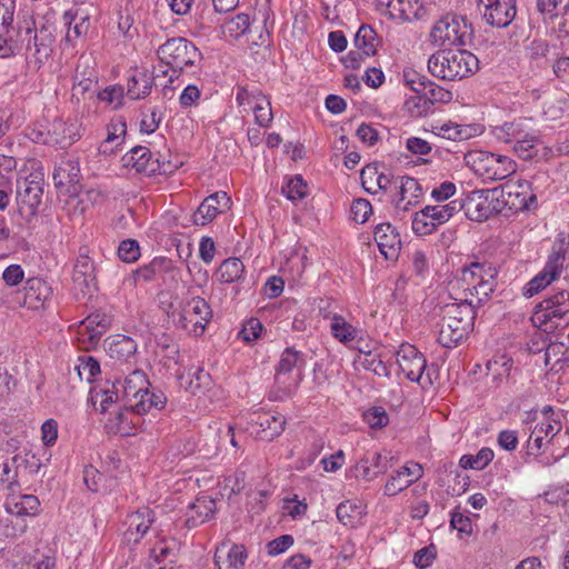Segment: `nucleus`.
I'll return each instance as SVG.
<instances>
[{"label": "nucleus", "instance_id": "1", "mask_svg": "<svg viewBox=\"0 0 569 569\" xmlns=\"http://www.w3.org/2000/svg\"><path fill=\"white\" fill-rule=\"evenodd\" d=\"M496 267L487 261H473L461 269L460 276L449 283L453 300L475 308L486 303L497 287Z\"/></svg>", "mask_w": 569, "mask_h": 569}, {"label": "nucleus", "instance_id": "2", "mask_svg": "<svg viewBox=\"0 0 569 569\" xmlns=\"http://www.w3.org/2000/svg\"><path fill=\"white\" fill-rule=\"evenodd\" d=\"M476 309L456 300L442 307L438 342L445 348H453L467 338L473 329Z\"/></svg>", "mask_w": 569, "mask_h": 569}, {"label": "nucleus", "instance_id": "3", "mask_svg": "<svg viewBox=\"0 0 569 569\" xmlns=\"http://www.w3.org/2000/svg\"><path fill=\"white\" fill-rule=\"evenodd\" d=\"M150 387L147 375L142 370H133L123 381L117 380L111 385L107 381L104 386H94L90 389V399L97 410L106 412L109 405L121 397L128 403L134 401L141 392Z\"/></svg>", "mask_w": 569, "mask_h": 569}, {"label": "nucleus", "instance_id": "4", "mask_svg": "<svg viewBox=\"0 0 569 569\" xmlns=\"http://www.w3.org/2000/svg\"><path fill=\"white\" fill-rule=\"evenodd\" d=\"M44 173L39 162L32 160L20 171L17 179L16 201L19 214L27 221L37 216L42 200Z\"/></svg>", "mask_w": 569, "mask_h": 569}, {"label": "nucleus", "instance_id": "5", "mask_svg": "<svg viewBox=\"0 0 569 569\" xmlns=\"http://www.w3.org/2000/svg\"><path fill=\"white\" fill-rule=\"evenodd\" d=\"M477 57L463 49H445L428 60L429 72L439 79L453 81L473 73L478 69Z\"/></svg>", "mask_w": 569, "mask_h": 569}, {"label": "nucleus", "instance_id": "6", "mask_svg": "<svg viewBox=\"0 0 569 569\" xmlns=\"http://www.w3.org/2000/svg\"><path fill=\"white\" fill-rule=\"evenodd\" d=\"M532 323L543 331H552L569 325V291L561 289L535 307Z\"/></svg>", "mask_w": 569, "mask_h": 569}, {"label": "nucleus", "instance_id": "7", "mask_svg": "<svg viewBox=\"0 0 569 569\" xmlns=\"http://www.w3.org/2000/svg\"><path fill=\"white\" fill-rule=\"evenodd\" d=\"M158 58L173 71H192L201 61V52L188 39L174 37L159 46Z\"/></svg>", "mask_w": 569, "mask_h": 569}, {"label": "nucleus", "instance_id": "8", "mask_svg": "<svg viewBox=\"0 0 569 569\" xmlns=\"http://www.w3.org/2000/svg\"><path fill=\"white\" fill-rule=\"evenodd\" d=\"M471 34V24L465 17L446 16L433 23L429 39L436 47L466 46Z\"/></svg>", "mask_w": 569, "mask_h": 569}, {"label": "nucleus", "instance_id": "9", "mask_svg": "<svg viewBox=\"0 0 569 569\" xmlns=\"http://www.w3.org/2000/svg\"><path fill=\"white\" fill-rule=\"evenodd\" d=\"M473 172L483 180H503L517 171V163L508 156L488 151H473L468 156Z\"/></svg>", "mask_w": 569, "mask_h": 569}, {"label": "nucleus", "instance_id": "10", "mask_svg": "<svg viewBox=\"0 0 569 569\" xmlns=\"http://www.w3.org/2000/svg\"><path fill=\"white\" fill-rule=\"evenodd\" d=\"M461 211L458 199L447 203L426 206L412 214L411 228L417 236H429Z\"/></svg>", "mask_w": 569, "mask_h": 569}, {"label": "nucleus", "instance_id": "11", "mask_svg": "<svg viewBox=\"0 0 569 569\" xmlns=\"http://www.w3.org/2000/svg\"><path fill=\"white\" fill-rule=\"evenodd\" d=\"M305 355L293 348H287L281 353L276 368V383L287 397L295 393L302 380Z\"/></svg>", "mask_w": 569, "mask_h": 569}, {"label": "nucleus", "instance_id": "12", "mask_svg": "<svg viewBox=\"0 0 569 569\" xmlns=\"http://www.w3.org/2000/svg\"><path fill=\"white\" fill-rule=\"evenodd\" d=\"M458 200L466 217L472 221L482 222L501 212L498 189L472 190L465 199Z\"/></svg>", "mask_w": 569, "mask_h": 569}, {"label": "nucleus", "instance_id": "13", "mask_svg": "<svg viewBox=\"0 0 569 569\" xmlns=\"http://www.w3.org/2000/svg\"><path fill=\"white\" fill-rule=\"evenodd\" d=\"M123 166L134 169L146 176L171 174L178 169V164L167 160L154 158L152 152L144 146L132 148L122 157Z\"/></svg>", "mask_w": 569, "mask_h": 569}, {"label": "nucleus", "instance_id": "14", "mask_svg": "<svg viewBox=\"0 0 569 569\" xmlns=\"http://www.w3.org/2000/svg\"><path fill=\"white\" fill-rule=\"evenodd\" d=\"M211 318L208 302L201 297H192L182 306L178 323L188 333L199 337L203 335Z\"/></svg>", "mask_w": 569, "mask_h": 569}, {"label": "nucleus", "instance_id": "15", "mask_svg": "<svg viewBox=\"0 0 569 569\" xmlns=\"http://www.w3.org/2000/svg\"><path fill=\"white\" fill-rule=\"evenodd\" d=\"M498 197L501 210L503 207H508L510 210L518 212L530 210L537 204V197L532 193L531 186L526 180L507 181L501 184Z\"/></svg>", "mask_w": 569, "mask_h": 569}, {"label": "nucleus", "instance_id": "16", "mask_svg": "<svg viewBox=\"0 0 569 569\" xmlns=\"http://www.w3.org/2000/svg\"><path fill=\"white\" fill-rule=\"evenodd\" d=\"M397 363L403 375L412 382H418L422 387L432 383L430 372L423 377L427 368V360L423 355L412 345H401L397 351Z\"/></svg>", "mask_w": 569, "mask_h": 569}, {"label": "nucleus", "instance_id": "17", "mask_svg": "<svg viewBox=\"0 0 569 569\" xmlns=\"http://www.w3.org/2000/svg\"><path fill=\"white\" fill-rule=\"evenodd\" d=\"M236 101L239 107L247 111L249 108L254 114L256 123L261 128H268L273 119L271 102L259 89H248L239 87L236 94Z\"/></svg>", "mask_w": 569, "mask_h": 569}, {"label": "nucleus", "instance_id": "18", "mask_svg": "<svg viewBox=\"0 0 569 569\" xmlns=\"http://www.w3.org/2000/svg\"><path fill=\"white\" fill-rule=\"evenodd\" d=\"M72 286L77 299L92 295L98 288L96 264L87 252H80L74 261Z\"/></svg>", "mask_w": 569, "mask_h": 569}, {"label": "nucleus", "instance_id": "19", "mask_svg": "<svg viewBox=\"0 0 569 569\" xmlns=\"http://www.w3.org/2000/svg\"><path fill=\"white\" fill-rule=\"evenodd\" d=\"M422 197V187L417 179L407 176L395 179V189L391 191L390 201L397 211H409L420 203Z\"/></svg>", "mask_w": 569, "mask_h": 569}, {"label": "nucleus", "instance_id": "20", "mask_svg": "<svg viewBox=\"0 0 569 569\" xmlns=\"http://www.w3.org/2000/svg\"><path fill=\"white\" fill-rule=\"evenodd\" d=\"M562 429L561 422L553 418L538 421L527 440V455L535 458L547 452L552 447L553 437Z\"/></svg>", "mask_w": 569, "mask_h": 569}, {"label": "nucleus", "instance_id": "21", "mask_svg": "<svg viewBox=\"0 0 569 569\" xmlns=\"http://www.w3.org/2000/svg\"><path fill=\"white\" fill-rule=\"evenodd\" d=\"M483 20L497 28L508 27L517 13L516 0H477Z\"/></svg>", "mask_w": 569, "mask_h": 569}, {"label": "nucleus", "instance_id": "22", "mask_svg": "<svg viewBox=\"0 0 569 569\" xmlns=\"http://www.w3.org/2000/svg\"><path fill=\"white\" fill-rule=\"evenodd\" d=\"M111 326V318L104 312L90 313L78 328V340L84 349L94 348Z\"/></svg>", "mask_w": 569, "mask_h": 569}, {"label": "nucleus", "instance_id": "23", "mask_svg": "<svg viewBox=\"0 0 569 569\" xmlns=\"http://www.w3.org/2000/svg\"><path fill=\"white\" fill-rule=\"evenodd\" d=\"M393 459L389 451L368 452L356 463V475L371 481L386 473L392 467Z\"/></svg>", "mask_w": 569, "mask_h": 569}, {"label": "nucleus", "instance_id": "24", "mask_svg": "<svg viewBox=\"0 0 569 569\" xmlns=\"http://www.w3.org/2000/svg\"><path fill=\"white\" fill-rule=\"evenodd\" d=\"M250 429L261 440L271 441L282 433L286 419L271 412H254L250 416Z\"/></svg>", "mask_w": 569, "mask_h": 569}, {"label": "nucleus", "instance_id": "25", "mask_svg": "<svg viewBox=\"0 0 569 569\" xmlns=\"http://www.w3.org/2000/svg\"><path fill=\"white\" fill-rule=\"evenodd\" d=\"M154 512L149 507H141L129 513L124 520L127 529L123 538L127 542H139L151 528L154 522Z\"/></svg>", "mask_w": 569, "mask_h": 569}, {"label": "nucleus", "instance_id": "26", "mask_svg": "<svg viewBox=\"0 0 569 569\" xmlns=\"http://www.w3.org/2000/svg\"><path fill=\"white\" fill-rule=\"evenodd\" d=\"M230 198L224 191L214 192L200 203L197 211L192 216L193 223L197 226H206L221 212L230 208Z\"/></svg>", "mask_w": 569, "mask_h": 569}, {"label": "nucleus", "instance_id": "27", "mask_svg": "<svg viewBox=\"0 0 569 569\" xmlns=\"http://www.w3.org/2000/svg\"><path fill=\"white\" fill-rule=\"evenodd\" d=\"M423 475L421 465L417 462H408L395 473H392L385 485L383 492L386 496H396L400 491L410 487L418 481Z\"/></svg>", "mask_w": 569, "mask_h": 569}, {"label": "nucleus", "instance_id": "28", "mask_svg": "<svg viewBox=\"0 0 569 569\" xmlns=\"http://www.w3.org/2000/svg\"><path fill=\"white\" fill-rule=\"evenodd\" d=\"M375 241L387 260H396L401 249V238L391 223H380L375 229Z\"/></svg>", "mask_w": 569, "mask_h": 569}, {"label": "nucleus", "instance_id": "29", "mask_svg": "<svg viewBox=\"0 0 569 569\" xmlns=\"http://www.w3.org/2000/svg\"><path fill=\"white\" fill-rule=\"evenodd\" d=\"M63 23L67 26L66 41L74 43L87 36L90 29V14L83 8H73L64 12Z\"/></svg>", "mask_w": 569, "mask_h": 569}, {"label": "nucleus", "instance_id": "30", "mask_svg": "<svg viewBox=\"0 0 569 569\" xmlns=\"http://www.w3.org/2000/svg\"><path fill=\"white\" fill-rule=\"evenodd\" d=\"M568 248L569 241L567 236L563 232L559 233L552 246V251L549 254L543 269L541 270L549 277V279L555 281L560 277L565 266Z\"/></svg>", "mask_w": 569, "mask_h": 569}, {"label": "nucleus", "instance_id": "31", "mask_svg": "<svg viewBox=\"0 0 569 569\" xmlns=\"http://www.w3.org/2000/svg\"><path fill=\"white\" fill-rule=\"evenodd\" d=\"M51 287L40 278L28 279L24 286L23 305L29 309H40L51 298Z\"/></svg>", "mask_w": 569, "mask_h": 569}, {"label": "nucleus", "instance_id": "32", "mask_svg": "<svg viewBox=\"0 0 569 569\" xmlns=\"http://www.w3.org/2000/svg\"><path fill=\"white\" fill-rule=\"evenodd\" d=\"M227 547L226 542H222L217 548L214 553V566L217 569H243L246 560L248 558L247 550L242 545H233L227 551L224 558L221 557V552Z\"/></svg>", "mask_w": 569, "mask_h": 569}, {"label": "nucleus", "instance_id": "33", "mask_svg": "<svg viewBox=\"0 0 569 569\" xmlns=\"http://www.w3.org/2000/svg\"><path fill=\"white\" fill-rule=\"evenodd\" d=\"M322 317L323 319H328L330 321V333L340 343L347 345L357 338V328L348 322L340 313L326 311L323 312Z\"/></svg>", "mask_w": 569, "mask_h": 569}, {"label": "nucleus", "instance_id": "34", "mask_svg": "<svg viewBox=\"0 0 569 569\" xmlns=\"http://www.w3.org/2000/svg\"><path fill=\"white\" fill-rule=\"evenodd\" d=\"M106 349L110 358L119 361H129L137 351L136 341L124 335H114L106 340Z\"/></svg>", "mask_w": 569, "mask_h": 569}, {"label": "nucleus", "instance_id": "35", "mask_svg": "<svg viewBox=\"0 0 569 569\" xmlns=\"http://www.w3.org/2000/svg\"><path fill=\"white\" fill-rule=\"evenodd\" d=\"M127 123L122 117L112 119L107 126V137L99 146L100 153L111 154L123 143Z\"/></svg>", "mask_w": 569, "mask_h": 569}, {"label": "nucleus", "instance_id": "36", "mask_svg": "<svg viewBox=\"0 0 569 569\" xmlns=\"http://www.w3.org/2000/svg\"><path fill=\"white\" fill-rule=\"evenodd\" d=\"M167 403L166 395L158 389H146L139 395V397L130 403L131 409L137 415H144L150 412L152 409L161 410Z\"/></svg>", "mask_w": 569, "mask_h": 569}, {"label": "nucleus", "instance_id": "37", "mask_svg": "<svg viewBox=\"0 0 569 569\" xmlns=\"http://www.w3.org/2000/svg\"><path fill=\"white\" fill-rule=\"evenodd\" d=\"M528 129L526 119L520 118L495 127L492 133L498 141L513 144L517 140L528 137Z\"/></svg>", "mask_w": 569, "mask_h": 569}, {"label": "nucleus", "instance_id": "38", "mask_svg": "<svg viewBox=\"0 0 569 569\" xmlns=\"http://www.w3.org/2000/svg\"><path fill=\"white\" fill-rule=\"evenodd\" d=\"M432 132L441 138L461 141L473 137L477 132L475 126L470 124H458L452 121L432 124Z\"/></svg>", "mask_w": 569, "mask_h": 569}, {"label": "nucleus", "instance_id": "39", "mask_svg": "<svg viewBox=\"0 0 569 569\" xmlns=\"http://www.w3.org/2000/svg\"><path fill=\"white\" fill-rule=\"evenodd\" d=\"M153 77L147 70L136 69L128 79L127 94L132 100L143 99L150 94Z\"/></svg>", "mask_w": 569, "mask_h": 569}, {"label": "nucleus", "instance_id": "40", "mask_svg": "<svg viewBox=\"0 0 569 569\" xmlns=\"http://www.w3.org/2000/svg\"><path fill=\"white\" fill-rule=\"evenodd\" d=\"M487 373L491 376L495 387H500L510 377L513 361L507 355H498L488 360Z\"/></svg>", "mask_w": 569, "mask_h": 569}, {"label": "nucleus", "instance_id": "41", "mask_svg": "<svg viewBox=\"0 0 569 569\" xmlns=\"http://www.w3.org/2000/svg\"><path fill=\"white\" fill-rule=\"evenodd\" d=\"M136 416H138L137 412L127 402L124 408L118 410L113 417H110L108 427L121 436H129L137 425V421H134Z\"/></svg>", "mask_w": 569, "mask_h": 569}, {"label": "nucleus", "instance_id": "42", "mask_svg": "<svg viewBox=\"0 0 569 569\" xmlns=\"http://www.w3.org/2000/svg\"><path fill=\"white\" fill-rule=\"evenodd\" d=\"M545 363L552 371H560L569 365V346L563 342H551L545 351Z\"/></svg>", "mask_w": 569, "mask_h": 569}, {"label": "nucleus", "instance_id": "43", "mask_svg": "<svg viewBox=\"0 0 569 569\" xmlns=\"http://www.w3.org/2000/svg\"><path fill=\"white\" fill-rule=\"evenodd\" d=\"M355 47L363 52L365 57L375 56L379 46L376 31L368 24H362L353 39Z\"/></svg>", "mask_w": 569, "mask_h": 569}, {"label": "nucleus", "instance_id": "44", "mask_svg": "<svg viewBox=\"0 0 569 569\" xmlns=\"http://www.w3.org/2000/svg\"><path fill=\"white\" fill-rule=\"evenodd\" d=\"M190 509L194 515L187 519L189 527H196L199 523L207 521L216 510V501L207 496L197 498V500L190 506Z\"/></svg>", "mask_w": 569, "mask_h": 569}, {"label": "nucleus", "instance_id": "45", "mask_svg": "<svg viewBox=\"0 0 569 569\" xmlns=\"http://www.w3.org/2000/svg\"><path fill=\"white\" fill-rule=\"evenodd\" d=\"M172 270V261L166 257H156L148 264L142 266L136 271V279L150 281L158 274Z\"/></svg>", "mask_w": 569, "mask_h": 569}, {"label": "nucleus", "instance_id": "46", "mask_svg": "<svg viewBox=\"0 0 569 569\" xmlns=\"http://www.w3.org/2000/svg\"><path fill=\"white\" fill-rule=\"evenodd\" d=\"M243 273V262L239 258H228L217 270V278L222 283H232L239 281Z\"/></svg>", "mask_w": 569, "mask_h": 569}, {"label": "nucleus", "instance_id": "47", "mask_svg": "<svg viewBox=\"0 0 569 569\" xmlns=\"http://www.w3.org/2000/svg\"><path fill=\"white\" fill-rule=\"evenodd\" d=\"M359 352L361 355L359 357V362L363 369L372 371L379 377L390 376L389 368L383 361V356L381 353H377L373 350L363 351L362 349H359Z\"/></svg>", "mask_w": 569, "mask_h": 569}, {"label": "nucleus", "instance_id": "48", "mask_svg": "<svg viewBox=\"0 0 569 569\" xmlns=\"http://www.w3.org/2000/svg\"><path fill=\"white\" fill-rule=\"evenodd\" d=\"M281 192L292 202L305 199L308 196V186L300 174L286 179Z\"/></svg>", "mask_w": 569, "mask_h": 569}, {"label": "nucleus", "instance_id": "49", "mask_svg": "<svg viewBox=\"0 0 569 569\" xmlns=\"http://www.w3.org/2000/svg\"><path fill=\"white\" fill-rule=\"evenodd\" d=\"M250 24V17L247 13H239L222 26L223 37L226 39H239L246 34Z\"/></svg>", "mask_w": 569, "mask_h": 569}, {"label": "nucleus", "instance_id": "50", "mask_svg": "<svg viewBox=\"0 0 569 569\" xmlns=\"http://www.w3.org/2000/svg\"><path fill=\"white\" fill-rule=\"evenodd\" d=\"M539 137L528 129V137L519 139L512 144L513 151L522 159L528 160L538 153Z\"/></svg>", "mask_w": 569, "mask_h": 569}, {"label": "nucleus", "instance_id": "51", "mask_svg": "<svg viewBox=\"0 0 569 569\" xmlns=\"http://www.w3.org/2000/svg\"><path fill=\"white\" fill-rule=\"evenodd\" d=\"M361 513V507L349 500L340 502L336 509L337 518L343 526L355 527Z\"/></svg>", "mask_w": 569, "mask_h": 569}, {"label": "nucleus", "instance_id": "52", "mask_svg": "<svg viewBox=\"0 0 569 569\" xmlns=\"http://www.w3.org/2000/svg\"><path fill=\"white\" fill-rule=\"evenodd\" d=\"M379 8H386L387 13L393 19H410V0H379Z\"/></svg>", "mask_w": 569, "mask_h": 569}, {"label": "nucleus", "instance_id": "53", "mask_svg": "<svg viewBox=\"0 0 569 569\" xmlns=\"http://www.w3.org/2000/svg\"><path fill=\"white\" fill-rule=\"evenodd\" d=\"M76 369L80 379L86 380L89 383L92 382L94 378L100 373V365L98 360L91 356L79 357Z\"/></svg>", "mask_w": 569, "mask_h": 569}, {"label": "nucleus", "instance_id": "54", "mask_svg": "<svg viewBox=\"0 0 569 569\" xmlns=\"http://www.w3.org/2000/svg\"><path fill=\"white\" fill-rule=\"evenodd\" d=\"M18 469L12 460L0 463V482L12 492L19 488Z\"/></svg>", "mask_w": 569, "mask_h": 569}, {"label": "nucleus", "instance_id": "55", "mask_svg": "<svg viewBox=\"0 0 569 569\" xmlns=\"http://www.w3.org/2000/svg\"><path fill=\"white\" fill-rule=\"evenodd\" d=\"M551 282H553V280L549 279L545 272L540 271L523 286L522 295L526 298H531L546 289Z\"/></svg>", "mask_w": 569, "mask_h": 569}, {"label": "nucleus", "instance_id": "56", "mask_svg": "<svg viewBox=\"0 0 569 569\" xmlns=\"http://www.w3.org/2000/svg\"><path fill=\"white\" fill-rule=\"evenodd\" d=\"M67 124L62 120H54L49 130V138L41 139L43 143L67 144L71 143L70 136L66 134ZM40 140V138H38Z\"/></svg>", "mask_w": 569, "mask_h": 569}, {"label": "nucleus", "instance_id": "57", "mask_svg": "<svg viewBox=\"0 0 569 569\" xmlns=\"http://www.w3.org/2000/svg\"><path fill=\"white\" fill-rule=\"evenodd\" d=\"M79 69V66L77 67V70ZM96 81L93 73L90 72L88 77L79 78L78 72L74 76V82L71 90V98L76 99L78 102L81 98L84 97V94L92 90L94 87Z\"/></svg>", "mask_w": 569, "mask_h": 569}, {"label": "nucleus", "instance_id": "58", "mask_svg": "<svg viewBox=\"0 0 569 569\" xmlns=\"http://www.w3.org/2000/svg\"><path fill=\"white\" fill-rule=\"evenodd\" d=\"M372 213L371 203L367 199H355L350 207L351 219L357 223H365Z\"/></svg>", "mask_w": 569, "mask_h": 569}, {"label": "nucleus", "instance_id": "59", "mask_svg": "<svg viewBox=\"0 0 569 569\" xmlns=\"http://www.w3.org/2000/svg\"><path fill=\"white\" fill-rule=\"evenodd\" d=\"M12 463L16 465V468L23 467L30 473H38L42 466L41 459L32 452L17 453L12 457Z\"/></svg>", "mask_w": 569, "mask_h": 569}, {"label": "nucleus", "instance_id": "60", "mask_svg": "<svg viewBox=\"0 0 569 569\" xmlns=\"http://www.w3.org/2000/svg\"><path fill=\"white\" fill-rule=\"evenodd\" d=\"M98 98L100 101L106 102L113 109H117L122 104L123 89L120 86L107 87L98 93Z\"/></svg>", "mask_w": 569, "mask_h": 569}, {"label": "nucleus", "instance_id": "61", "mask_svg": "<svg viewBox=\"0 0 569 569\" xmlns=\"http://www.w3.org/2000/svg\"><path fill=\"white\" fill-rule=\"evenodd\" d=\"M118 256L124 262H133L140 257V247L138 241L127 239L120 242Z\"/></svg>", "mask_w": 569, "mask_h": 569}, {"label": "nucleus", "instance_id": "62", "mask_svg": "<svg viewBox=\"0 0 569 569\" xmlns=\"http://www.w3.org/2000/svg\"><path fill=\"white\" fill-rule=\"evenodd\" d=\"M162 120V112L158 107H153L150 113L143 114L140 121V131L143 133H153Z\"/></svg>", "mask_w": 569, "mask_h": 569}, {"label": "nucleus", "instance_id": "63", "mask_svg": "<svg viewBox=\"0 0 569 569\" xmlns=\"http://www.w3.org/2000/svg\"><path fill=\"white\" fill-rule=\"evenodd\" d=\"M14 7V0H0V34L12 26Z\"/></svg>", "mask_w": 569, "mask_h": 569}, {"label": "nucleus", "instance_id": "64", "mask_svg": "<svg viewBox=\"0 0 569 569\" xmlns=\"http://www.w3.org/2000/svg\"><path fill=\"white\" fill-rule=\"evenodd\" d=\"M188 376L191 377V379L188 382V386H186V389L192 395H196L198 391H200L202 386L206 385L209 380V375L199 367L191 368Z\"/></svg>", "mask_w": 569, "mask_h": 569}]
</instances>
